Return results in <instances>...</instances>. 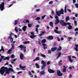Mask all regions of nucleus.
Returning <instances> with one entry per match:
<instances>
[{
    "mask_svg": "<svg viewBox=\"0 0 78 78\" xmlns=\"http://www.w3.org/2000/svg\"><path fill=\"white\" fill-rule=\"evenodd\" d=\"M6 74H8L9 75V72H13L14 73V71L12 68H9V69L7 67H5V66H3L1 67L0 69V73L1 75H3L4 73L5 72Z\"/></svg>",
    "mask_w": 78,
    "mask_h": 78,
    "instance_id": "nucleus-1",
    "label": "nucleus"
},
{
    "mask_svg": "<svg viewBox=\"0 0 78 78\" xmlns=\"http://www.w3.org/2000/svg\"><path fill=\"white\" fill-rule=\"evenodd\" d=\"M55 22L56 23H55V25H57L59 23L61 24V25L63 27L64 24V23H65V22L64 20H59V19H56L55 20Z\"/></svg>",
    "mask_w": 78,
    "mask_h": 78,
    "instance_id": "nucleus-2",
    "label": "nucleus"
},
{
    "mask_svg": "<svg viewBox=\"0 0 78 78\" xmlns=\"http://www.w3.org/2000/svg\"><path fill=\"white\" fill-rule=\"evenodd\" d=\"M70 24H71V23H70L67 22L66 23V22H65L63 27H66V26H67V25H69V27H68V30H72V29L73 27L72 25H70Z\"/></svg>",
    "mask_w": 78,
    "mask_h": 78,
    "instance_id": "nucleus-3",
    "label": "nucleus"
},
{
    "mask_svg": "<svg viewBox=\"0 0 78 78\" xmlns=\"http://www.w3.org/2000/svg\"><path fill=\"white\" fill-rule=\"evenodd\" d=\"M18 47H19V48H20V50L21 51H22V50H23V49L22 48H23L24 53H26V51H27V47H26V46H23V45H22L21 44L18 46Z\"/></svg>",
    "mask_w": 78,
    "mask_h": 78,
    "instance_id": "nucleus-4",
    "label": "nucleus"
},
{
    "mask_svg": "<svg viewBox=\"0 0 78 78\" xmlns=\"http://www.w3.org/2000/svg\"><path fill=\"white\" fill-rule=\"evenodd\" d=\"M56 13L58 16H60L61 14H64V10L63 9H61L60 11H58V12L56 11Z\"/></svg>",
    "mask_w": 78,
    "mask_h": 78,
    "instance_id": "nucleus-5",
    "label": "nucleus"
},
{
    "mask_svg": "<svg viewBox=\"0 0 78 78\" xmlns=\"http://www.w3.org/2000/svg\"><path fill=\"white\" fill-rule=\"evenodd\" d=\"M41 64L43 65L41 67V69L44 70V67H45L46 66L47 64L46 63V62H45L44 60H42L41 61Z\"/></svg>",
    "mask_w": 78,
    "mask_h": 78,
    "instance_id": "nucleus-6",
    "label": "nucleus"
},
{
    "mask_svg": "<svg viewBox=\"0 0 78 78\" xmlns=\"http://www.w3.org/2000/svg\"><path fill=\"white\" fill-rule=\"evenodd\" d=\"M5 2H3L1 4H0V9L2 11L4 10V8H5Z\"/></svg>",
    "mask_w": 78,
    "mask_h": 78,
    "instance_id": "nucleus-7",
    "label": "nucleus"
},
{
    "mask_svg": "<svg viewBox=\"0 0 78 78\" xmlns=\"http://www.w3.org/2000/svg\"><path fill=\"white\" fill-rule=\"evenodd\" d=\"M12 34H13L12 33H11V34H9V36L8 37V39H10V41L11 43L12 42V41H13V38L11 36Z\"/></svg>",
    "mask_w": 78,
    "mask_h": 78,
    "instance_id": "nucleus-8",
    "label": "nucleus"
},
{
    "mask_svg": "<svg viewBox=\"0 0 78 78\" xmlns=\"http://www.w3.org/2000/svg\"><path fill=\"white\" fill-rule=\"evenodd\" d=\"M57 74L58 76H61L63 75L62 73H61L59 70L57 71Z\"/></svg>",
    "mask_w": 78,
    "mask_h": 78,
    "instance_id": "nucleus-9",
    "label": "nucleus"
},
{
    "mask_svg": "<svg viewBox=\"0 0 78 78\" xmlns=\"http://www.w3.org/2000/svg\"><path fill=\"white\" fill-rule=\"evenodd\" d=\"M48 70L49 73H53L55 72V71L51 69H48Z\"/></svg>",
    "mask_w": 78,
    "mask_h": 78,
    "instance_id": "nucleus-10",
    "label": "nucleus"
},
{
    "mask_svg": "<svg viewBox=\"0 0 78 78\" xmlns=\"http://www.w3.org/2000/svg\"><path fill=\"white\" fill-rule=\"evenodd\" d=\"M20 68L22 70H25V69L26 68V66H21V64H20Z\"/></svg>",
    "mask_w": 78,
    "mask_h": 78,
    "instance_id": "nucleus-11",
    "label": "nucleus"
},
{
    "mask_svg": "<svg viewBox=\"0 0 78 78\" xmlns=\"http://www.w3.org/2000/svg\"><path fill=\"white\" fill-rule=\"evenodd\" d=\"M47 39L49 40H53V37L51 35H50L47 37Z\"/></svg>",
    "mask_w": 78,
    "mask_h": 78,
    "instance_id": "nucleus-12",
    "label": "nucleus"
},
{
    "mask_svg": "<svg viewBox=\"0 0 78 78\" xmlns=\"http://www.w3.org/2000/svg\"><path fill=\"white\" fill-rule=\"evenodd\" d=\"M57 49H58V48L57 47H55L53 48H51V51L52 52L55 51H56Z\"/></svg>",
    "mask_w": 78,
    "mask_h": 78,
    "instance_id": "nucleus-13",
    "label": "nucleus"
},
{
    "mask_svg": "<svg viewBox=\"0 0 78 78\" xmlns=\"http://www.w3.org/2000/svg\"><path fill=\"white\" fill-rule=\"evenodd\" d=\"M41 34H39V36L40 37V36H43V35L44 34H46V32L45 31H42L41 32Z\"/></svg>",
    "mask_w": 78,
    "mask_h": 78,
    "instance_id": "nucleus-14",
    "label": "nucleus"
},
{
    "mask_svg": "<svg viewBox=\"0 0 78 78\" xmlns=\"http://www.w3.org/2000/svg\"><path fill=\"white\" fill-rule=\"evenodd\" d=\"M3 56V61H5V60H9V58H10V57H9L4 58V56Z\"/></svg>",
    "mask_w": 78,
    "mask_h": 78,
    "instance_id": "nucleus-15",
    "label": "nucleus"
},
{
    "mask_svg": "<svg viewBox=\"0 0 78 78\" xmlns=\"http://www.w3.org/2000/svg\"><path fill=\"white\" fill-rule=\"evenodd\" d=\"M42 45L44 50H45V49L47 48V46L46 45V44L44 43Z\"/></svg>",
    "mask_w": 78,
    "mask_h": 78,
    "instance_id": "nucleus-16",
    "label": "nucleus"
},
{
    "mask_svg": "<svg viewBox=\"0 0 78 78\" xmlns=\"http://www.w3.org/2000/svg\"><path fill=\"white\" fill-rule=\"evenodd\" d=\"M68 58H69V61H70V62H71V63H72V62H73V60L71 59V55L69 56L68 57Z\"/></svg>",
    "mask_w": 78,
    "mask_h": 78,
    "instance_id": "nucleus-17",
    "label": "nucleus"
},
{
    "mask_svg": "<svg viewBox=\"0 0 78 78\" xmlns=\"http://www.w3.org/2000/svg\"><path fill=\"white\" fill-rule=\"evenodd\" d=\"M61 50H62V47H61V46H59L58 48L57 49V51H61Z\"/></svg>",
    "mask_w": 78,
    "mask_h": 78,
    "instance_id": "nucleus-18",
    "label": "nucleus"
},
{
    "mask_svg": "<svg viewBox=\"0 0 78 78\" xmlns=\"http://www.w3.org/2000/svg\"><path fill=\"white\" fill-rule=\"evenodd\" d=\"M20 57L21 59L22 60H23V54L21 53L20 54Z\"/></svg>",
    "mask_w": 78,
    "mask_h": 78,
    "instance_id": "nucleus-19",
    "label": "nucleus"
},
{
    "mask_svg": "<svg viewBox=\"0 0 78 78\" xmlns=\"http://www.w3.org/2000/svg\"><path fill=\"white\" fill-rule=\"evenodd\" d=\"M46 42H47V40L46 39H44L42 40L41 41V43L42 44H44V43H45Z\"/></svg>",
    "mask_w": 78,
    "mask_h": 78,
    "instance_id": "nucleus-20",
    "label": "nucleus"
},
{
    "mask_svg": "<svg viewBox=\"0 0 78 78\" xmlns=\"http://www.w3.org/2000/svg\"><path fill=\"white\" fill-rule=\"evenodd\" d=\"M49 25L51 27H53V22H50L49 23Z\"/></svg>",
    "mask_w": 78,
    "mask_h": 78,
    "instance_id": "nucleus-21",
    "label": "nucleus"
},
{
    "mask_svg": "<svg viewBox=\"0 0 78 78\" xmlns=\"http://www.w3.org/2000/svg\"><path fill=\"white\" fill-rule=\"evenodd\" d=\"M27 27L26 26H24L22 28L23 31H26V29H27Z\"/></svg>",
    "mask_w": 78,
    "mask_h": 78,
    "instance_id": "nucleus-22",
    "label": "nucleus"
},
{
    "mask_svg": "<svg viewBox=\"0 0 78 78\" xmlns=\"http://www.w3.org/2000/svg\"><path fill=\"white\" fill-rule=\"evenodd\" d=\"M57 54L58 55L57 58V59H58L59 58V57H60L61 55V52H59V53H58Z\"/></svg>",
    "mask_w": 78,
    "mask_h": 78,
    "instance_id": "nucleus-23",
    "label": "nucleus"
},
{
    "mask_svg": "<svg viewBox=\"0 0 78 78\" xmlns=\"http://www.w3.org/2000/svg\"><path fill=\"white\" fill-rule=\"evenodd\" d=\"M40 74L41 75H44V74H45V71H44V70H43V71L40 72Z\"/></svg>",
    "mask_w": 78,
    "mask_h": 78,
    "instance_id": "nucleus-24",
    "label": "nucleus"
},
{
    "mask_svg": "<svg viewBox=\"0 0 78 78\" xmlns=\"http://www.w3.org/2000/svg\"><path fill=\"white\" fill-rule=\"evenodd\" d=\"M17 60V58L14 59L13 60H12L11 62L12 64H15V62H14V61H16Z\"/></svg>",
    "mask_w": 78,
    "mask_h": 78,
    "instance_id": "nucleus-25",
    "label": "nucleus"
},
{
    "mask_svg": "<svg viewBox=\"0 0 78 78\" xmlns=\"http://www.w3.org/2000/svg\"><path fill=\"white\" fill-rule=\"evenodd\" d=\"M24 21H25H25L23 22L24 23H26H26H30V21L29 20H24Z\"/></svg>",
    "mask_w": 78,
    "mask_h": 78,
    "instance_id": "nucleus-26",
    "label": "nucleus"
},
{
    "mask_svg": "<svg viewBox=\"0 0 78 78\" xmlns=\"http://www.w3.org/2000/svg\"><path fill=\"white\" fill-rule=\"evenodd\" d=\"M35 66L37 69H39V68H40L39 67V64L37 63L35 64Z\"/></svg>",
    "mask_w": 78,
    "mask_h": 78,
    "instance_id": "nucleus-27",
    "label": "nucleus"
},
{
    "mask_svg": "<svg viewBox=\"0 0 78 78\" xmlns=\"http://www.w3.org/2000/svg\"><path fill=\"white\" fill-rule=\"evenodd\" d=\"M54 31L56 33H57V34H60L61 33L60 32H59V31L57 30H55Z\"/></svg>",
    "mask_w": 78,
    "mask_h": 78,
    "instance_id": "nucleus-28",
    "label": "nucleus"
},
{
    "mask_svg": "<svg viewBox=\"0 0 78 78\" xmlns=\"http://www.w3.org/2000/svg\"><path fill=\"white\" fill-rule=\"evenodd\" d=\"M2 51H5V49H4L3 47L2 46H1V49L0 50V52H1Z\"/></svg>",
    "mask_w": 78,
    "mask_h": 78,
    "instance_id": "nucleus-29",
    "label": "nucleus"
},
{
    "mask_svg": "<svg viewBox=\"0 0 78 78\" xmlns=\"http://www.w3.org/2000/svg\"><path fill=\"white\" fill-rule=\"evenodd\" d=\"M12 51V49H9L8 51V54H10L11 53V52Z\"/></svg>",
    "mask_w": 78,
    "mask_h": 78,
    "instance_id": "nucleus-30",
    "label": "nucleus"
},
{
    "mask_svg": "<svg viewBox=\"0 0 78 78\" xmlns=\"http://www.w3.org/2000/svg\"><path fill=\"white\" fill-rule=\"evenodd\" d=\"M41 57H42L43 58H45L46 56H45V55L44 54H41Z\"/></svg>",
    "mask_w": 78,
    "mask_h": 78,
    "instance_id": "nucleus-31",
    "label": "nucleus"
},
{
    "mask_svg": "<svg viewBox=\"0 0 78 78\" xmlns=\"http://www.w3.org/2000/svg\"><path fill=\"white\" fill-rule=\"evenodd\" d=\"M66 21L67 22L68 20H69V19H70V18H69V17L67 16L66 17Z\"/></svg>",
    "mask_w": 78,
    "mask_h": 78,
    "instance_id": "nucleus-32",
    "label": "nucleus"
},
{
    "mask_svg": "<svg viewBox=\"0 0 78 78\" xmlns=\"http://www.w3.org/2000/svg\"><path fill=\"white\" fill-rule=\"evenodd\" d=\"M58 64L59 66H61L62 65V60H61L58 62Z\"/></svg>",
    "mask_w": 78,
    "mask_h": 78,
    "instance_id": "nucleus-33",
    "label": "nucleus"
},
{
    "mask_svg": "<svg viewBox=\"0 0 78 78\" xmlns=\"http://www.w3.org/2000/svg\"><path fill=\"white\" fill-rule=\"evenodd\" d=\"M3 59V55H2L1 56V58L0 59V62H2V60Z\"/></svg>",
    "mask_w": 78,
    "mask_h": 78,
    "instance_id": "nucleus-34",
    "label": "nucleus"
},
{
    "mask_svg": "<svg viewBox=\"0 0 78 78\" xmlns=\"http://www.w3.org/2000/svg\"><path fill=\"white\" fill-rule=\"evenodd\" d=\"M17 24V20H15L14 21V25H16Z\"/></svg>",
    "mask_w": 78,
    "mask_h": 78,
    "instance_id": "nucleus-35",
    "label": "nucleus"
},
{
    "mask_svg": "<svg viewBox=\"0 0 78 78\" xmlns=\"http://www.w3.org/2000/svg\"><path fill=\"white\" fill-rule=\"evenodd\" d=\"M14 43H12V44H11V46H12V49H14Z\"/></svg>",
    "mask_w": 78,
    "mask_h": 78,
    "instance_id": "nucleus-36",
    "label": "nucleus"
},
{
    "mask_svg": "<svg viewBox=\"0 0 78 78\" xmlns=\"http://www.w3.org/2000/svg\"><path fill=\"white\" fill-rule=\"evenodd\" d=\"M30 37L31 39H34L35 36L34 35H31Z\"/></svg>",
    "mask_w": 78,
    "mask_h": 78,
    "instance_id": "nucleus-37",
    "label": "nucleus"
},
{
    "mask_svg": "<svg viewBox=\"0 0 78 78\" xmlns=\"http://www.w3.org/2000/svg\"><path fill=\"white\" fill-rule=\"evenodd\" d=\"M32 25H33V24H30V23H29L28 25V27H29V28L31 27V26H32Z\"/></svg>",
    "mask_w": 78,
    "mask_h": 78,
    "instance_id": "nucleus-38",
    "label": "nucleus"
},
{
    "mask_svg": "<svg viewBox=\"0 0 78 78\" xmlns=\"http://www.w3.org/2000/svg\"><path fill=\"white\" fill-rule=\"evenodd\" d=\"M66 69H67V68H63V72H66Z\"/></svg>",
    "mask_w": 78,
    "mask_h": 78,
    "instance_id": "nucleus-39",
    "label": "nucleus"
},
{
    "mask_svg": "<svg viewBox=\"0 0 78 78\" xmlns=\"http://www.w3.org/2000/svg\"><path fill=\"white\" fill-rule=\"evenodd\" d=\"M41 19V18L40 17H37L35 19V20H39Z\"/></svg>",
    "mask_w": 78,
    "mask_h": 78,
    "instance_id": "nucleus-40",
    "label": "nucleus"
},
{
    "mask_svg": "<svg viewBox=\"0 0 78 78\" xmlns=\"http://www.w3.org/2000/svg\"><path fill=\"white\" fill-rule=\"evenodd\" d=\"M65 11H64V12L65 13L67 12V11H66V8H67V6L66 5H65Z\"/></svg>",
    "mask_w": 78,
    "mask_h": 78,
    "instance_id": "nucleus-41",
    "label": "nucleus"
},
{
    "mask_svg": "<svg viewBox=\"0 0 78 78\" xmlns=\"http://www.w3.org/2000/svg\"><path fill=\"white\" fill-rule=\"evenodd\" d=\"M74 22L75 26H77V21H74Z\"/></svg>",
    "mask_w": 78,
    "mask_h": 78,
    "instance_id": "nucleus-42",
    "label": "nucleus"
},
{
    "mask_svg": "<svg viewBox=\"0 0 78 78\" xmlns=\"http://www.w3.org/2000/svg\"><path fill=\"white\" fill-rule=\"evenodd\" d=\"M75 6L76 8H78V4L76 3L75 4Z\"/></svg>",
    "mask_w": 78,
    "mask_h": 78,
    "instance_id": "nucleus-43",
    "label": "nucleus"
},
{
    "mask_svg": "<svg viewBox=\"0 0 78 78\" xmlns=\"http://www.w3.org/2000/svg\"><path fill=\"white\" fill-rule=\"evenodd\" d=\"M35 58L36 59V60L37 61H39V59H40V58L39 57H36Z\"/></svg>",
    "mask_w": 78,
    "mask_h": 78,
    "instance_id": "nucleus-44",
    "label": "nucleus"
},
{
    "mask_svg": "<svg viewBox=\"0 0 78 78\" xmlns=\"http://www.w3.org/2000/svg\"><path fill=\"white\" fill-rule=\"evenodd\" d=\"M74 49L76 51H78V48L77 47H75L74 48Z\"/></svg>",
    "mask_w": 78,
    "mask_h": 78,
    "instance_id": "nucleus-45",
    "label": "nucleus"
},
{
    "mask_svg": "<svg viewBox=\"0 0 78 78\" xmlns=\"http://www.w3.org/2000/svg\"><path fill=\"white\" fill-rule=\"evenodd\" d=\"M30 43V41H25L24 43V44H29Z\"/></svg>",
    "mask_w": 78,
    "mask_h": 78,
    "instance_id": "nucleus-46",
    "label": "nucleus"
},
{
    "mask_svg": "<svg viewBox=\"0 0 78 78\" xmlns=\"http://www.w3.org/2000/svg\"><path fill=\"white\" fill-rule=\"evenodd\" d=\"M55 18L56 19H59V17L56 15H55Z\"/></svg>",
    "mask_w": 78,
    "mask_h": 78,
    "instance_id": "nucleus-47",
    "label": "nucleus"
},
{
    "mask_svg": "<svg viewBox=\"0 0 78 78\" xmlns=\"http://www.w3.org/2000/svg\"><path fill=\"white\" fill-rule=\"evenodd\" d=\"M53 2L51 1H50L49 2V5H51V4H53Z\"/></svg>",
    "mask_w": 78,
    "mask_h": 78,
    "instance_id": "nucleus-48",
    "label": "nucleus"
},
{
    "mask_svg": "<svg viewBox=\"0 0 78 78\" xmlns=\"http://www.w3.org/2000/svg\"><path fill=\"white\" fill-rule=\"evenodd\" d=\"M11 58H14V55L13 54L12 55Z\"/></svg>",
    "mask_w": 78,
    "mask_h": 78,
    "instance_id": "nucleus-49",
    "label": "nucleus"
},
{
    "mask_svg": "<svg viewBox=\"0 0 78 78\" xmlns=\"http://www.w3.org/2000/svg\"><path fill=\"white\" fill-rule=\"evenodd\" d=\"M35 31L37 32V33H38L39 30H38V28H36Z\"/></svg>",
    "mask_w": 78,
    "mask_h": 78,
    "instance_id": "nucleus-50",
    "label": "nucleus"
},
{
    "mask_svg": "<svg viewBox=\"0 0 78 78\" xmlns=\"http://www.w3.org/2000/svg\"><path fill=\"white\" fill-rule=\"evenodd\" d=\"M28 73H29V75H30V76L31 75H32L31 72L30 71H28Z\"/></svg>",
    "mask_w": 78,
    "mask_h": 78,
    "instance_id": "nucleus-51",
    "label": "nucleus"
},
{
    "mask_svg": "<svg viewBox=\"0 0 78 78\" xmlns=\"http://www.w3.org/2000/svg\"><path fill=\"white\" fill-rule=\"evenodd\" d=\"M30 34L31 35H34V32H30Z\"/></svg>",
    "mask_w": 78,
    "mask_h": 78,
    "instance_id": "nucleus-52",
    "label": "nucleus"
},
{
    "mask_svg": "<svg viewBox=\"0 0 78 78\" xmlns=\"http://www.w3.org/2000/svg\"><path fill=\"white\" fill-rule=\"evenodd\" d=\"M48 53L49 54H50V53H51V51H50V50H49L48 51Z\"/></svg>",
    "mask_w": 78,
    "mask_h": 78,
    "instance_id": "nucleus-53",
    "label": "nucleus"
},
{
    "mask_svg": "<svg viewBox=\"0 0 78 78\" xmlns=\"http://www.w3.org/2000/svg\"><path fill=\"white\" fill-rule=\"evenodd\" d=\"M15 31L16 32V33H17V32H18V30H17V28H15Z\"/></svg>",
    "mask_w": 78,
    "mask_h": 78,
    "instance_id": "nucleus-54",
    "label": "nucleus"
},
{
    "mask_svg": "<svg viewBox=\"0 0 78 78\" xmlns=\"http://www.w3.org/2000/svg\"><path fill=\"white\" fill-rule=\"evenodd\" d=\"M39 25H37L35 26V27H36V28H38L39 27Z\"/></svg>",
    "mask_w": 78,
    "mask_h": 78,
    "instance_id": "nucleus-55",
    "label": "nucleus"
},
{
    "mask_svg": "<svg viewBox=\"0 0 78 78\" xmlns=\"http://www.w3.org/2000/svg\"><path fill=\"white\" fill-rule=\"evenodd\" d=\"M37 42H38V43H37L38 44H41V42L40 41H39L38 42L37 41Z\"/></svg>",
    "mask_w": 78,
    "mask_h": 78,
    "instance_id": "nucleus-56",
    "label": "nucleus"
},
{
    "mask_svg": "<svg viewBox=\"0 0 78 78\" xmlns=\"http://www.w3.org/2000/svg\"><path fill=\"white\" fill-rule=\"evenodd\" d=\"M74 31H78V28H76V29H74Z\"/></svg>",
    "mask_w": 78,
    "mask_h": 78,
    "instance_id": "nucleus-57",
    "label": "nucleus"
},
{
    "mask_svg": "<svg viewBox=\"0 0 78 78\" xmlns=\"http://www.w3.org/2000/svg\"><path fill=\"white\" fill-rule=\"evenodd\" d=\"M40 10H41V9H36V12H39V11H40Z\"/></svg>",
    "mask_w": 78,
    "mask_h": 78,
    "instance_id": "nucleus-58",
    "label": "nucleus"
},
{
    "mask_svg": "<svg viewBox=\"0 0 78 78\" xmlns=\"http://www.w3.org/2000/svg\"><path fill=\"white\" fill-rule=\"evenodd\" d=\"M68 39H69V41H70V40L72 39V37H68Z\"/></svg>",
    "mask_w": 78,
    "mask_h": 78,
    "instance_id": "nucleus-59",
    "label": "nucleus"
},
{
    "mask_svg": "<svg viewBox=\"0 0 78 78\" xmlns=\"http://www.w3.org/2000/svg\"><path fill=\"white\" fill-rule=\"evenodd\" d=\"M78 14H76L75 15V17H78Z\"/></svg>",
    "mask_w": 78,
    "mask_h": 78,
    "instance_id": "nucleus-60",
    "label": "nucleus"
},
{
    "mask_svg": "<svg viewBox=\"0 0 78 78\" xmlns=\"http://www.w3.org/2000/svg\"><path fill=\"white\" fill-rule=\"evenodd\" d=\"M45 16H44V15H43L42 17V19H44V18L45 17Z\"/></svg>",
    "mask_w": 78,
    "mask_h": 78,
    "instance_id": "nucleus-61",
    "label": "nucleus"
},
{
    "mask_svg": "<svg viewBox=\"0 0 78 78\" xmlns=\"http://www.w3.org/2000/svg\"><path fill=\"white\" fill-rule=\"evenodd\" d=\"M72 78V74H70L69 75V78Z\"/></svg>",
    "mask_w": 78,
    "mask_h": 78,
    "instance_id": "nucleus-62",
    "label": "nucleus"
},
{
    "mask_svg": "<svg viewBox=\"0 0 78 78\" xmlns=\"http://www.w3.org/2000/svg\"><path fill=\"white\" fill-rule=\"evenodd\" d=\"M9 66H10V67L12 68H13V67H12V65H11L9 64Z\"/></svg>",
    "mask_w": 78,
    "mask_h": 78,
    "instance_id": "nucleus-63",
    "label": "nucleus"
},
{
    "mask_svg": "<svg viewBox=\"0 0 78 78\" xmlns=\"http://www.w3.org/2000/svg\"><path fill=\"white\" fill-rule=\"evenodd\" d=\"M73 3H76V1L75 0H73Z\"/></svg>",
    "mask_w": 78,
    "mask_h": 78,
    "instance_id": "nucleus-64",
    "label": "nucleus"
}]
</instances>
